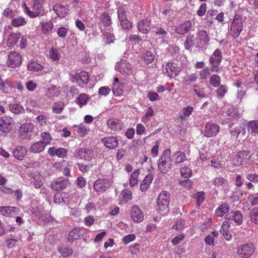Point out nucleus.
Masks as SVG:
<instances>
[{"mask_svg": "<svg viewBox=\"0 0 258 258\" xmlns=\"http://www.w3.org/2000/svg\"><path fill=\"white\" fill-rule=\"evenodd\" d=\"M169 203V193L166 191H162L157 199L159 210L162 214H164L168 211Z\"/></svg>", "mask_w": 258, "mask_h": 258, "instance_id": "f03ea898", "label": "nucleus"}, {"mask_svg": "<svg viewBox=\"0 0 258 258\" xmlns=\"http://www.w3.org/2000/svg\"><path fill=\"white\" fill-rule=\"evenodd\" d=\"M227 219H232L237 225H240L242 222V215L239 211L231 212L226 215Z\"/></svg>", "mask_w": 258, "mask_h": 258, "instance_id": "393cba45", "label": "nucleus"}, {"mask_svg": "<svg viewBox=\"0 0 258 258\" xmlns=\"http://www.w3.org/2000/svg\"><path fill=\"white\" fill-rule=\"evenodd\" d=\"M218 234V232L216 231L211 232L205 238L206 243L208 245H213L214 242V238L217 237Z\"/></svg>", "mask_w": 258, "mask_h": 258, "instance_id": "8fccbe9b", "label": "nucleus"}, {"mask_svg": "<svg viewBox=\"0 0 258 258\" xmlns=\"http://www.w3.org/2000/svg\"><path fill=\"white\" fill-rule=\"evenodd\" d=\"M221 82V78L217 75H213L210 78V83L214 87H218Z\"/></svg>", "mask_w": 258, "mask_h": 258, "instance_id": "49530a36", "label": "nucleus"}, {"mask_svg": "<svg viewBox=\"0 0 258 258\" xmlns=\"http://www.w3.org/2000/svg\"><path fill=\"white\" fill-rule=\"evenodd\" d=\"M21 130L25 133H31L34 129V125L30 123H24L20 127Z\"/></svg>", "mask_w": 258, "mask_h": 258, "instance_id": "6e6d98bb", "label": "nucleus"}, {"mask_svg": "<svg viewBox=\"0 0 258 258\" xmlns=\"http://www.w3.org/2000/svg\"><path fill=\"white\" fill-rule=\"evenodd\" d=\"M67 184L68 182L67 181L59 180L53 181L51 183V187L54 190L60 191L64 189L66 187Z\"/></svg>", "mask_w": 258, "mask_h": 258, "instance_id": "2f4dec72", "label": "nucleus"}, {"mask_svg": "<svg viewBox=\"0 0 258 258\" xmlns=\"http://www.w3.org/2000/svg\"><path fill=\"white\" fill-rule=\"evenodd\" d=\"M230 225V223L229 221H224L220 230V233L223 235L226 240H229L232 237L231 234L229 231Z\"/></svg>", "mask_w": 258, "mask_h": 258, "instance_id": "4be33fe9", "label": "nucleus"}, {"mask_svg": "<svg viewBox=\"0 0 258 258\" xmlns=\"http://www.w3.org/2000/svg\"><path fill=\"white\" fill-rule=\"evenodd\" d=\"M121 195L125 202H128L132 199V192L128 189L123 190L121 192Z\"/></svg>", "mask_w": 258, "mask_h": 258, "instance_id": "680f3d73", "label": "nucleus"}, {"mask_svg": "<svg viewBox=\"0 0 258 258\" xmlns=\"http://www.w3.org/2000/svg\"><path fill=\"white\" fill-rule=\"evenodd\" d=\"M21 37L20 33H11L8 35V42L11 45H14L17 43L19 39Z\"/></svg>", "mask_w": 258, "mask_h": 258, "instance_id": "58836bf2", "label": "nucleus"}, {"mask_svg": "<svg viewBox=\"0 0 258 258\" xmlns=\"http://www.w3.org/2000/svg\"><path fill=\"white\" fill-rule=\"evenodd\" d=\"M175 163H181L186 160V156L184 152L180 151L175 152L172 155Z\"/></svg>", "mask_w": 258, "mask_h": 258, "instance_id": "7c9ffc66", "label": "nucleus"}, {"mask_svg": "<svg viewBox=\"0 0 258 258\" xmlns=\"http://www.w3.org/2000/svg\"><path fill=\"white\" fill-rule=\"evenodd\" d=\"M46 146L43 141L34 143L30 148V151L34 153H39L44 151Z\"/></svg>", "mask_w": 258, "mask_h": 258, "instance_id": "5701e85b", "label": "nucleus"}, {"mask_svg": "<svg viewBox=\"0 0 258 258\" xmlns=\"http://www.w3.org/2000/svg\"><path fill=\"white\" fill-rule=\"evenodd\" d=\"M194 35L189 34L186 37V39L184 43V46L187 50H189L194 44Z\"/></svg>", "mask_w": 258, "mask_h": 258, "instance_id": "de8ad7c7", "label": "nucleus"}, {"mask_svg": "<svg viewBox=\"0 0 258 258\" xmlns=\"http://www.w3.org/2000/svg\"><path fill=\"white\" fill-rule=\"evenodd\" d=\"M123 123L116 118H109L107 121V126L111 131L116 132L120 131L123 127Z\"/></svg>", "mask_w": 258, "mask_h": 258, "instance_id": "4468645a", "label": "nucleus"}, {"mask_svg": "<svg viewBox=\"0 0 258 258\" xmlns=\"http://www.w3.org/2000/svg\"><path fill=\"white\" fill-rule=\"evenodd\" d=\"M198 40L200 41V45L206 48L209 44L210 38L205 31L201 30L197 34Z\"/></svg>", "mask_w": 258, "mask_h": 258, "instance_id": "b1692460", "label": "nucleus"}, {"mask_svg": "<svg viewBox=\"0 0 258 258\" xmlns=\"http://www.w3.org/2000/svg\"><path fill=\"white\" fill-rule=\"evenodd\" d=\"M43 33L46 35L50 34L53 29V24L51 21H42L40 23Z\"/></svg>", "mask_w": 258, "mask_h": 258, "instance_id": "c85d7f7f", "label": "nucleus"}, {"mask_svg": "<svg viewBox=\"0 0 258 258\" xmlns=\"http://www.w3.org/2000/svg\"><path fill=\"white\" fill-rule=\"evenodd\" d=\"M22 62V56L16 52H11L7 62V65L11 68L19 67Z\"/></svg>", "mask_w": 258, "mask_h": 258, "instance_id": "423d86ee", "label": "nucleus"}, {"mask_svg": "<svg viewBox=\"0 0 258 258\" xmlns=\"http://www.w3.org/2000/svg\"><path fill=\"white\" fill-rule=\"evenodd\" d=\"M151 21L146 18L138 23V30L144 34H147L151 29Z\"/></svg>", "mask_w": 258, "mask_h": 258, "instance_id": "f3484780", "label": "nucleus"}, {"mask_svg": "<svg viewBox=\"0 0 258 258\" xmlns=\"http://www.w3.org/2000/svg\"><path fill=\"white\" fill-rule=\"evenodd\" d=\"M18 209L14 207H0V213L3 215L9 217L18 212Z\"/></svg>", "mask_w": 258, "mask_h": 258, "instance_id": "c756f323", "label": "nucleus"}, {"mask_svg": "<svg viewBox=\"0 0 258 258\" xmlns=\"http://www.w3.org/2000/svg\"><path fill=\"white\" fill-rule=\"evenodd\" d=\"M152 180V179L151 176L147 175L145 177L140 186V189L142 191H146L149 185L151 183Z\"/></svg>", "mask_w": 258, "mask_h": 258, "instance_id": "a19ab883", "label": "nucleus"}, {"mask_svg": "<svg viewBox=\"0 0 258 258\" xmlns=\"http://www.w3.org/2000/svg\"><path fill=\"white\" fill-rule=\"evenodd\" d=\"M249 153L246 151L239 152L235 156L234 163L236 166H240L247 163L250 159Z\"/></svg>", "mask_w": 258, "mask_h": 258, "instance_id": "1a4fd4ad", "label": "nucleus"}, {"mask_svg": "<svg viewBox=\"0 0 258 258\" xmlns=\"http://www.w3.org/2000/svg\"><path fill=\"white\" fill-rule=\"evenodd\" d=\"M198 76L196 74H191L184 79V83L186 85H190L191 82L197 81Z\"/></svg>", "mask_w": 258, "mask_h": 258, "instance_id": "13d9d810", "label": "nucleus"}, {"mask_svg": "<svg viewBox=\"0 0 258 258\" xmlns=\"http://www.w3.org/2000/svg\"><path fill=\"white\" fill-rule=\"evenodd\" d=\"M247 129L251 134L255 135L258 134V120H252L248 122Z\"/></svg>", "mask_w": 258, "mask_h": 258, "instance_id": "72a5a7b5", "label": "nucleus"}, {"mask_svg": "<svg viewBox=\"0 0 258 258\" xmlns=\"http://www.w3.org/2000/svg\"><path fill=\"white\" fill-rule=\"evenodd\" d=\"M131 216L133 220L137 223L142 222L144 219V214L140 208L137 205L132 207Z\"/></svg>", "mask_w": 258, "mask_h": 258, "instance_id": "f8f14e48", "label": "nucleus"}, {"mask_svg": "<svg viewBox=\"0 0 258 258\" xmlns=\"http://www.w3.org/2000/svg\"><path fill=\"white\" fill-rule=\"evenodd\" d=\"M104 146L109 149H114L118 145V141L115 137H108L101 140Z\"/></svg>", "mask_w": 258, "mask_h": 258, "instance_id": "6ab92c4d", "label": "nucleus"}, {"mask_svg": "<svg viewBox=\"0 0 258 258\" xmlns=\"http://www.w3.org/2000/svg\"><path fill=\"white\" fill-rule=\"evenodd\" d=\"M10 111L15 114H20L25 112V109L22 105L19 104H11L9 105Z\"/></svg>", "mask_w": 258, "mask_h": 258, "instance_id": "e433bc0d", "label": "nucleus"}, {"mask_svg": "<svg viewBox=\"0 0 258 258\" xmlns=\"http://www.w3.org/2000/svg\"><path fill=\"white\" fill-rule=\"evenodd\" d=\"M79 237V233L78 230L74 228L70 232L68 238L70 242H73L74 240L78 239Z\"/></svg>", "mask_w": 258, "mask_h": 258, "instance_id": "09e8293b", "label": "nucleus"}, {"mask_svg": "<svg viewBox=\"0 0 258 258\" xmlns=\"http://www.w3.org/2000/svg\"><path fill=\"white\" fill-rule=\"evenodd\" d=\"M49 56L53 60H58L60 58V54L58 51L55 48H52L50 50Z\"/></svg>", "mask_w": 258, "mask_h": 258, "instance_id": "bf43d9fd", "label": "nucleus"}, {"mask_svg": "<svg viewBox=\"0 0 258 258\" xmlns=\"http://www.w3.org/2000/svg\"><path fill=\"white\" fill-rule=\"evenodd\" d=\"M143 58L147 63L153 62L155 59L154 54L150 51H147L143 54Z\"/></svg>", "mask_w": 258, "mask_h": 258, "instance_id": "603ef678", "label": "nucleus"}, {"mask_svg": "<svg viewBox=\"0 0 258 258\" xmlns=\"http://www.w3.org/2000/svg\"><path fill=\"white\" fill-rule=\"evenodd\" d=\"M89 100V97L85 94H80L77 99V102L80 107L86 105Z\"/></svg>", "mask_w": 258, "mask_h": 258, "instance_id": "a18cd8bd", "label": "nucleus"}, {"mask_svg": "<svg viewBox=\"0 0 258 258\" xmlns=\"http://www.w3.org/2000/svg\"><path fill=\"white\" fill-rule=\"evenodd\" d=\"M227 88L225 85H221L217 90V95L220 98H222L227 92Z\"/></svg>", "mask_w": 258, "mask_h": 258, "instance_id": "69168bd1", "label": "nucleus"}, {"mask_svg": "<svg viewBox=\"0 0 258 258\" xmlns=\"http://www.w3.org/2000/svg\"><path fill=\"white\" fill-rule=\"evenodd\" d=\"M165 70L167 76L170 78L176 77L181 71L180 67L175 62L167 63L166 65Z\"/></svg>", "mask_w": 258, "mask_h": 258, "instance_id": "9d476101", "label": "nucleus"}, {"mask_svg": "<svg viewBox=\"0 0 258 258\" xmlns=\"http://www.w3.org/2000/svg\"><path fill=\"white\" fill-rule=\"evenodd\" d=\"M53 9L57 15L60 17H64L69 12L68 6H64L61 4L55 5Z\"/></svg>", "mask_w": 258, "mask_h": 258, "instance_id": "412c9836", "label": "nucleus"}, {"mask_svg": "<svg viewBox=\"0 0 258 258\" xmlns=\"http://www.w3.org/2000/svg\"><path fill=\"white\" fill-rule=\"evenodd\" d=\"M58 251L64 257L71 255L73 252L72 248L68 247H61L58 248Z\"/></svg>", "mask_w": 258, "mask_h": 258, "instance_id": "864d4df0", "label": "nucleus"}, {"mask_svg": "<svg viewBox=\"0 0 258 258\" xmlns=\"http://www.w3.org/2000/svg\"><path fill=\"white\" fill-rule=\"evenodd\" d=\"M64 108V104L62 101L54 103L52 107V111L54 113L59 114L61 113Z\"/></svg>", "mask_w": 258, "mask_h": 258, "instance_id": "ea45409f", "label": "nucleus"}, {"mask_svg": "<svg viewBox=\"0 0 258 258\" xmlns=\"http://www.w3.org/2000/svg\"><path fill=\"white\" fill-rule=\"evenodd\" d=\"M45 0H33L32 5V10H30L29 8L26 6L25 8V12L31 18H35L38 16L41 13V9L44 3Z\"/></svg>", "mask_w": 258, "mask_h": 258, "instance_id": "20e7f679", "label": "nucleus"}, {"mask_svg": "<svg viewBox=\"0 0 258 258\" xmlns=\"http://www.w3.org/2000/svg\"><path fill=\"white\" fill-rule=\"evenodd\" d=\"M115 69L121 74L127 75L132 73V66L129 63L120 62L116 64Z\"/></svg>", "mask_w": 258, "mask_h": 258, "instance_id": "dca6fc26", "label": "nucleus"}, {"mask_svg": "<svg viewBox=\"0 0 258 258\" xmlns=\"http://www.w3.org/2000/svg\"><path fill=\"white\" fill-rule=\"evenodd\" d=\"M222 55L219 49H216L209 58L211 64H219L221 61Z\"/></svg>", "mask_w": 258, "mask_h": 258, "instance_id": "bb28decb", "label": "nucleus"}, {"mask_svg": "<svg viewBox=\"0 0 258 258\" xmlns=\"http://www.w3.org/2000/svg\"><path fill=\"white\" fill-rule=\"evenodd\" d=\"M27 68L31 71H39L43 69V67L41 64L35 61L29 62Z\"/></svg>", "mask_w": 258, "mask_h": 258, "instance_id": "37998d69", "label": "nucleus"}, {"mask_svg": "<svg viewBox=\"0 0 258 258\" xmlns=\"http://www.w3.org/2000/svg\"><path fill=\"white\" fill-rule=\"evenodd\" d=\"M102 23L106 26H110L111 23V20L110 17L107 13H104L102 15Z\"/></svg>", "mask_w": 258, "mask_h": 258, "instance_id": "0e129e2a", "label": "nucleus"}, {"mask_svg": "<svg viewBox=\"0 0 258 258\" xmlns=\"http://www.w3.org/2000/svg\"><path fill=\"white\" fill-rule=\"evenodd\" d=\"M27 154V150L25 147L19 146L13 152L14 157L19 160H22Z\"/></svg>", "mask_w": 258, "mask_h": 258, "instance_id": "cd10ccee", "label": "nucleus"}, {"mask_svg": "<svg viewBox=\"0 0 258 258\" xmlns=\"http://www.w3.org/2000/svg\"><path fill=\"white\" fill-rule=\"evenodd\" d=\"M27 23L26 19L22 16H19L13 19L11 24L15 27H19L24 26Z\"/></svg>", "mask_w": 258, "mask_h": 258, "instance_id": "473e14b6", "label": "nucleus"}, {"mask_svg": "<svg viewBox=\"0 0 258 258\" xmlns=\"http://www.w3.org/2000/svg\"><path fill=\"white\" fill-rule=\"evenodd\" d=\"M154 115V110L151 107H149L145 114L142 118V121L144 123H147Z\"/></svg>", "mask_w": 258, "mask_h": 258, "instance_id": "c03bdc74", "label": "nucleus"}, {"mask_svg": "<svg viewBox=\"0 0 258 258\" xmlns=\"http://www.w3.org/2000/svg\"><path fill=\"white\" fill-rule=\"evenodd\" d=\"M194 108L188 106L183 108L182 112L179 115V118L181 121L184 120L186 117H188L192 112Z\"/></svg>", "mask_w": 258, "mask_h": 258, "instance_id": "4c0bfd02", "label": "nucleus"}, {"mask_svg": "<svg viewBox=\"0 0 258 258\" xmlns=\"http://www.w3.org/2000/svg\"><path fill=\"white\" fill-rule=\"evenodd\" d=\"M123 86L118 82V79L115 78L112 87L113 94L116 96H119L123 94Z\"/></svg>", "mask_w": 258, "mask_h": 258, "instance_id": "a878e982", "label": "nucleus"}, {"mask_svg": "<svg viewBox=\"0 0 258 258\" xmlns=\"http://www.w3.org/2000/svg\"><path fill=\"white\" fill-rule=\"evenodd\" d=\"M255 250L254 245L250 242L239 245L237 248V254L241 258H249Z\"/></svg>", "mask_w": 258, "mask_h": 258, "instance_id": "7ed1b4c3", "label": "nucleus"}, {"mask_svg": "<svg viewBox=\"0 0 258 258\" xmlns=\"http://www.w3.org/2000/svg\"><path fill=\"white\" fill-rule=\"evenodd\" d=\"M242 22L241 20L235 16L231 26V34L233 37H238L242 30Z\"/></svg>", "mask_w": 258, "mask_h": 258, "instance_id": "0eeeda50", "label": "nucleus"}, {"mask_svg": "<svg viewBox=\"0 0 258 258\" xmlns=\"http://www.w3.org/2000/svg\"><path fill=\"white\" fill-rule=\"evenodd\" d=\"M195 198L196 199L197 205L200 207L205 200L204 193L203 192H198L196 195Z\"/></svg>", "mask_w": 258, "mask_h": 258, "instance_id": "052dcab7", "label": "nucleus"}, {"mask_svg": "<svg viewBox=\"0 0 258 258\" xmlns=\"http://www.w3.org/2000/svg\"><path fill=\"white\" fill-rule=\"evenodd\" d=\"M13 120L12 118L4 116L0 118V131L3 133H8L12 128Z\"/></svg>", "mask_w": 258, "mask_h": 258, "instance_id": "9b49d317", "label": "nucleus"}, {"mask_svg": "<svg viewBox=\"0 0 258 258\" xmlns=\"http://www.w3.org/2000/svg\"><path fill=\"white\" fill-rule=\"evenodd\" d=\"M77 155L80 159L86 161H90L93 158V151L87 148H82L78 150Z\"/></svg>", "mask_w": 258, "mask_h": 258, "instance_id": "a211bd4d", "label": "nucleus"}, {"mask_svg": "<svg viewBox=\"0 0 258 258\" xmlns=\"http://www.w3.org/2000/svg\"><path fill=\"white\" fill-rule=\"evenodd\" d=\"M180 173L182 176L188 178L191 175V170L187 167H182L180 169Z\"/></svg>", "mask_w": 258, "mask_h": 258, "instance_id": "338daca9", "label": "nucleus"}, {"mask_svg": "<svg viewBox=\"0 0 258 258\" xmlns=\"http://www.w3.org/2000/svg\"><path fill=\"white\" fill-rule=\"evenodd\" d=\"M185 225L184 220L182 219L178 220L175 224L173 226V228L176 230L180 231L183 229Z\"/></svg>", "mask_w": 258, "mask_h": 258, "instance_id": "774afa93", "label": "nucleus"}, {"mask_svg": "<svg viewBox=\"0 0 258 258\" xmlns=\"http://www.w3.org/2000/svg\"><path fill=\"white\" fill-rule=\"evenodd\" d=\"M172 166L171 151L169 149L165 150L158 160V170L163 174H166Z\"/></svg>", "mask_w": 258, "mask_h": 258, "instance_id": "f257e3e1", "label": "nucleus"}, {"mask_svg": "<svg viewBox=\"0 0 258 258\" xmlns=\"http://www.w3.org/2000/svg\"><path fill=\"white\" fill-rule=\"evenodd\" d=\"M89 75L86 72H81L71 75V80L72 82H76L79 86H83L89 81Z\"/></svg>", "mask_w": 258, "mask_h": 258, "instance_id": "6e6552de", "label": "nucleus"}, {"mask_svg": "<svg viewBox=\"0 0 258 258\" xmlns=\"http://www.w3.org/2000/svg\"><path fill=\"white\" fill-rule=\"evenodd\" d=\"M230 132L232 136L242 139L246 135L245 128L240 124L236 125L230 127Z\"/></svg>", "mask_w": 258, "mask_h": 258, "instance_id": "ddd939ff", "label": "nucleus"}, {"mask_svg": "<svg viewBox=\"0 0 258 258\" xmlns=\"http://www.w3.org/2000/svg\"><path fill=\"white\" fill-rule=\"evenodd\" d=\"M60 93L59 88L55 86L48 88L46 91V95L50 98L57 97Z\"/></svg>", "mask_w": 258, "mask_h": 258, "instance_id": "f704fd0d", "label": "nucleus"}, {"mask_svg": "<svg viewBox=\"0 0 258 258\" xmlns=\"http://www.w3.org/2000/svg\"><path fill=\"white\" fill-rule=\"evenodd\" d=\"M251 221L255 223H258V208H254L250 212Z\"/></svg>", "mask_w": 258, "mask_h": 258, "instance_id": "4d7b16f0", "label": "nucleus"}, {"mask_svg": "<svg viewBox=\"0 0 258 258\" xmlns=\"http://www.w3.org/2000/svg\"><path fill=\"white\" fill-rule=\"evenodd\" d=\"M139 173L140 170L138 169L131 174L130 180V184L131 186H134L137 184Z\"/></svg>", "mask_w": 258, "mask_h": 258, "instance_id": "79ce46f5", "label": "nucleus"}, {"mask_svg": "<svg viewBox=\"0 0 258 258\" xmlns=\"http://www.w3.org/2000/svg\"><path fill=\"white\" fill-rule=\"evenodd\" d=\"M112 181L109 179H99L94 184V188L96 192H103L111 186Z\"/></svg>", "mask_w": 258, "mask_h": 258, "instance_id": "39448f33", "label": "nucleus"}, {"mask_svg": "<svg viewBox=\"0 0 258 258\" xmlns=\"http://www.w3.org/2000/svg\"><path fill=\"white\" fill-rule=\"evenodd\" d=\"M193 90L196 94L200 98H204L205 97L204 89L201 88L198 84L193 86Z\"/></svg>", "mask_w": 258, "mask_h": 258, "instance_id": "3c124183", "label": "nucleus"}, {"mask_svg": "<svg viewBox=\"0 0 258 258\" xmlns=\"http://www.w3.org/2000/svg\"><path fill=\"white\" fill-rule=\"evenodd\" d=\"M191 27V22L185 21L176 27L175 32L179 34H184L189 31Z\"/></svg>", "mask_w": 258, "mask_h": 258, "instance_id": "aec40b11", "label": "nucleus"}, {"mask_svg": "<svg viewBox=\"0 0 258 258\" xmlns=\"http://www.w3.org/2000/svg\"><path fill=\"white\" fill-rule=\"evenodd\" d=\"M229 210V206L227 203H223L216 210V214L219 217L223 216Z\"/></svg>", "mask_w": 258, "mask_h": 258, "instance_id": "c9c22d12", "label": "nucleus"}, {"mask_svg": "<svg viewBox=\"0 0 258 258\" xmlns=\"http://www.w3.org/2000/svg\"><path fill=\"white\" fill-rule=\"evenodd\" d=\"M219 131V125L213 123H208L205 126V135L207 137H214L217 134Z\"/></svg>", "mask_w": 258, "mask_h": 258, "instance_id": "2eb2a0df", "label": "nucleus"}, {"mask_svg": "<svg viewBox=\"0 0 258 258\" xmlns=\"http://www.w3.org/2000/svg\"><path fill=\"white\" fill-rule=\"evenodd\" d=\"M210 70L208 67H206L202 70H201L199 73L200 75V80H206L207 79L209 76H210Z\"/></svg>", "mask_w": 258, "mask_h": 258, "instance_id": "5fc2aeb1", "label": "nucleus"}, {"mask_svg": "<svg viewBox=\"0 0 258 258\" xmlns=\"http://www.w3.org/2000/svg\"><path fill=\"white\" fill-rule=\"evenodd\" d=\"M169 39V35H160L156 38V42L158 44H162L167 43Z\"/></svg>", "mask_w": 258, "mask_h": 258, "instance_id": "e2e57ef3", "label": "nucleus"}]
</instances>
